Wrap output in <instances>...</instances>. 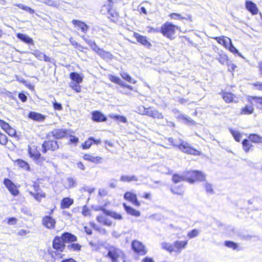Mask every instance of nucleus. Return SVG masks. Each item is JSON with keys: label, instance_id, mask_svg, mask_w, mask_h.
Here are the masks:
<instances>
[{"label": "nucleus", "instance_id": "c85d7f7f", "mask_svg": "<svg viewBox=\"0 0 262 262\" xmlns=\"http://www.w3.org/2000/svg\"><path fill=\"white\" fill-rule=\"evenodd\" d=\"M28 151L31 158H33L34 160L35 159L38 160L40 154L37 149L29 147Z\"/></svg>", "mask_w": 262, "mask_h": 262}, {"label": "nucleus", "instance_id": "2f4dec72", "mask_svg": "<svg viewBox=\"0 0 262 262\" xmlns=\"http://www.w3.org/2000/svg\"><path fill=\"white\" fill-rule=\"evenodd\" d=\"M228 37H225L224 36L216 37L215 38L216 41L220 44L224 46L226 48L228 47L229 40Z\"/></svg>", "mask_w": 262, "mask_h": 262}, {"label": "nucleus", "instance_id": "603ef678", "mask_svg": "<svg viewBox=\"0 0 262 262\" xmlns=\"http://www.w3.org/2000/svg\"><path fill=\"white\" fill-rule=\"evenodd\" d=\"M218 61L222 64H224L228 60V56L224 53L220 54L217 58Z\"/></svg>", "mask_w": 262, "mask_h": 262}, {"label": "nucleus", "instance_id": "f704fd0d", "mask_svg": "<svg viewBox=\"0 0 262 262\" xmlns=\"http://www.w3.org/2000/svg\"><path fill=\"white\" fill-rule=\"evenodd\" d=\"M248 138L253 143H261L262 142V137L256 134H250Z\"/></svg>", "mask_w": 262, "mask_h": 262}, {"label": "nucleus", "instance_id": "aec40b11", "mask_svg": "<svg viewBox=\"0 0 262 262\" xmlns=\"http://www.w3.org/2000/svg\"><path fill=\"white\" fill-rule=\"evenodd\" d=\"M92 119L97 122L105 121L106 118L100 112L95 111L92 113Z\"/></svg>", "mask_w": 262, "mask_h": 262}, {"label": "nucleus", "instance_id": "a19ab883", "mask_svg": "<svg viewBox=\"0 0 262 262\" xmlns=\"http://www.w3.org/2000/svg\"><path fill=\"white\" fill-rule=\"evenodd\" d=\"M66 185L67 188H70L75 187L76 185V183L73 178L69 177L67 179Z\"/></svg>", "mask_w": 262, "mask_h": 262}, {"label": "nucleus", "instance_id": "20e7f679", "mask_svg": "<svg viewBox=\"0 0 262 262\" xmlns=\"http://www.w3.org/2000/svg\"><path fill=\"white\" fill-rule=\"evenodd\" d=\"M258 98H262V97H250L248 98L249 103L245 105L244 107L241 109L240 114L248 115L252 114L254 111V107L253 106L254 103L259 104L257 100Z\"/></svg>", "mask_w": 262, "mask_h": 262}, {"label": "nucleus", "instance_id": "a878e982", "mask_svg": "<svg viewBox=\"0 0 262 262\" xmlns=\"http://www.w3.org/2000/svg\"><path fill=\"white\" fill-rule=\"evenodd\" d=\"M83 159L95 163H99L101 162L102 158L98 156L94 157L91 155L86 154L84 155Z\"/></svg>", "mask_w": 262, "mask_h": 262}, {"label": "nucleus", "instance_id": "7c9ffc66", "mask_svg": "<svg viewBox=\"0 0 262 262\" xmlns=\"http://www.w3.org/2000/svg\"><path fill=\"white\" fill-rule=\"evenodd\" d=\"M103 210L104 213L106 215L110 216L112 217H113L116 220H122V215L117 212L110 211L106 210L105 209H103Z\"/></svg>", "mask_w": 262, "mask_h": 262}, {"label": "nucleus", "instance_id": "bb28decb", "mask_svg": "<svg viewBox=\"0 0 262 262\" xmlns=\"http://www.w3.org/2000/svg\"><path fill=\"white\" fill-rule=\"evenodd\" d=\"M120 180L121 181L123 182H130L132 181H137L138 180V178L135 175H122L121 176Z\"/></svg>", "mask_w": 262, "mask_h": 262}, {"label": "nucleus", "instance_id": "5701e85b", "mask_svg": "<svg viewBox=\"0 0 262 262\" xmlns=\"http://www.w3.org/2000/svg\"><path fill=\"white\" fill-rule=\"evenodd\" d=\"M101 58L105 59H111L112 58L113 55L112 54L108 52H106L100 48H98L97 50L95 51Z\"/></svg>", "mask_w": 262, "mask_h": 262}, {"label": "nucleus", "instance_id": "58836bf2", "mask_svg": "<svg viewBox=\"0 0 262 262\" xmlns=\"http://www.w3.org/2000/svg\"><path fill=\"white\" fill-rule=\"evenodd\" d=\"M229 131L237 142L240 141L242 136L238 131L235 130L232 128H229Z\"/></svg>", "mask_w": 262, "mask_h": 262}, {"label": "nucleus", "instance_id": "412c9836", "mask_svg": "<svg viewBox=\"0 0 262 262\" xmlns=\"http://www.w3.org/2000/svg\"><path fill=\"white\" fill-rule=\"evenodd\" d=\"M96 220L99 223L102 224L107 226H111L112 222L110 219L103 215H99L97 217Z\"/></svg>", "mask_w": 262, "mask_h": 262}, {"label": "nucleus", "instance_id": "37998d69", "mask_svg": "<svg viewBox=\"0 0 262 262\" xmlns=\"http://www.w3.org/2000/svg\"><path fill=\"white\" fill-rule=\"evenodd\" d=\"M110 118H111L112 119H116L119 122H121L123 123H126L127 122L126 118L123 116L111 114V115H110Z\"/></svg>", "mask_w": 262, "mask_h": 262}, {"label": "nucleus", "instance_id": "f257e3e1", "mask_svg": "<svg viewBox=\"0 0 262 262\" xmlns=\"http://www.w3.org/2000/svg\"><path fill=\"white\" fill-rule=\"evenodd\" d=\"M168 141L171 143L173 146L178 147L179 150L183 152L193 155H198L199 154L198 150L192 148L187 142L181 139L174 141L173 138H169Z\"/></svg>", "mask_w": 262, "mask_h": 262}, {"label": "nucleus", "instance_id": "ea45409f", "mask_svg": "<svg viewBox=\"0 0 262 262\" xmlns=\"http://www.w3.org/2000/svg\"><path fill=\"white\" fill-rule=\"evenodd\" d=\"M81 246L77 243H72L67 246V248L72 251H78L80 250Z\"/></svg>", "mask_w": 262, "mask_h": 262}, {"label": "nucleus", "instance_id": "4c0bfd02", "mask_svg": "<svg viewBox=\"0 0 262 262\" xmlns=\"http://www.w3.org/2000/svg\"><path fill=\"white\" fill-rule=\"evenodd\" d=\"M169 16L171 18L173 19H187L189 18V16L187 15V16H182L181 14L177 13H172L169 15Z\"/></svg>", "mask_w": 262, "mask_h": 262}, {"label": "nucleus", "instance_id": "de8ad7c7", "mask_svg": "<svg viewBox=\"0 0 262 262\" xmlns=\"http://www.w3.org/2000/svg\"><path fill=\"white\" fill-rule=\"evenodd\" d=\"M137 112L141 115L147 116L148 108H146L144 106L141 105L137 107Z\"/></svg>", "mask_w": 262, "mask_h": 262}, {"label": "nucleus", "instance_id": "13d9d810", "mask_svg": "<svg viewBox=\"0 0 262 262\" xmlns=\"http://www.w3.org/2000/svg\"><path fill=\"white\" fill-rule=\"evenodd\" d=\"M82 214L85 216L91 215V210L86 205L83 207Z\"/></svg>", "mask_w": 262, "mask_h": 262}, {"label": "nucleus", "instance_id": "3c124183", "mask_svg": "<svg viewBox=\"0 0 262 262\" xmlns=\"http://www.w3.org/2000/svg\"><path fill=\"white\" fill-rule=\"evenodd\" d=\"M70 86L76 92H80L81 91V86L79 85V83L72 81L70 83Z\"/></svg>", "mask_w": 262, "mask_h": 262}, {"label": "nucleus", "instance_id": "7ed1b4c3", "mask_svg": "<svg viewBox=\"0 0 262 262\" xmlns=\"http://www.w3.org/2000/svg\"><path fill=\"white\" fill-rule=\"evenodd\" d=\"M178 26L172 25V24L166 22L161 27V33L163 35L167 38L172 39L174 38V35L176 33V29H179Z\"/></svg>", "mask_w": 262, "mask_h": 262}, {"label": "nucleus", "instance_id": "774afa93", "mask_svg": "<svg viewBox=\"0 0 262 262\" xmlns=\"http://www.w3.org/2000/svg\"><path fill=\"white\" fill-rule=\"evenodd\" d=\"M253 85L256 90L262 91V82H256L253 84Z\"/></svg>", "mask_w": 262, "mask_h": 262}, {"label": "nucleus", "instance_id": "39448f33", "mask_svg": "<svg viewBox=\"0 0 262 262\" xmlns=\"http://www.w3.org/2000/svg\"><path fill=\"white\" fill-rule=\"evenodd\" d=\"M107 256L111 259L112 262H117L119 258L123 256V253L119 248L111 247L108 249Z\"/></svg>", "mask_w": 262, "mask_h": 262}, {"label": "nucleus", "instance_id": "72a5a7b5", "mask_svg": "<svg viewBox=\"0 0 262 262\" xmlns=\"http://www.w3.org/2000/svg\"><path fill=\"white\" fill-rule=\"evenodd\" d=\"M170 190L173 194L183 195L184 193V190L182 187H171Z\"/></svg>", "mask_w": 262, "mask_h": 262}, {"label": "nucleus", "instance_id": "6ab92c4d", "mask_svg": "<svg viewBox=\"0 0 262 262\" xmlns=\"http://www.w3.org/2000/svg\"><path fill=\"white\" fill-rule=\"evenodd\" d=\"M123 205L125 211L128 214L136 217H139L140 215V211L136 210V209H134L133 208L130 206H127L125 203H124Z\"/></svg>", "mask_w": 262, "mask_h": 262}, {"label": "nucleus", "instance_id": "9d476101", "mask_svg": "<svg viewBox=\"0 0 262 262\" xmlns=\"http://www.w3.org/2000/svg\"><path fill=\"white\" fill-rule=\"evenodd\" d=\"M56 221L50 216L46 215L42 219V225L48 229L55 228Z\"/></svg>", "mask_w": 262, "mask_h": 262}, {"label": "nucleus", "instance_id": "473e14b6", "mask_svg": "<svg viewBox=\"0 0 262 262\" xmlns=\"http://www.w3.org/2000/svg\"><path fill=\"white\" fill-rule=\"evenodd\" d=\"M222 97L227 103H230L233 100V95L231 93L223 92Z\"/></svg>", "mask_w": 262, "mask_h": 262}, {"label": "nucleus", "instance_id": "e433bc0d", "mask_svg": "<svg viewBox=\"0 0 262 262\" xmlns=\"http://www.w3.org/2000/svg\"><path fill=\"white\" fill-rule=\"evenodd\" d=\"M82 39L91 47V48L95 51H96L98 47L97 46L95 42L91 39H87L84 36H81Z\"/></svg>", "mask_w": 262, "mask_h": 262}, {"label": "nucleus", "instance_id": "79ce46f5", "mask_svg": "<svg viewBox=\"0 0 262 262\" xmlns=\"http://www.w3.org/2000/svg\"><path fill=\"white\" fill-rule=\"evenodd\" d=\"M122 78L131 83H135L136 81L134 80L127 73L122 72L120 74Z\"/></svg>", "mask_w": 262, "mask_h": 262}, {"label": "nucleus", "instance_id": "f03ea898", "mask_svg": "<svg viewBox=\"0 0 262 262\" xmlns=\"http://www.w3.org/2000/svg\"><path fill=\"white\" fill-rule=\"evenodd\" d=\"M186 181L190 183H193L195 181H204L206 179V174L199 170H190L185 171Z\"/></svg>", "mask_w": 262, "mask_h": 262}, {"label": "nucleus", "instance_id": "b1692460", "mask_svg": "<svg viewBox=\"0 0 262 262\" xmlns=\"http://www.w3.org/2000/svg\"><path fill=\"white\" fill-rule=\"evenodd\" d=\"M17 37L20 40L23 41V42L28 43V44H33V40L32 38H30L28 35L22 34V33H18L17 34Z\"/></svg>", "mask_w": 262, "mask_h": 262}, {"label": "nucleus", "instance_id": "4be33fe9", "mask_svg": "<svg viewBox=\"0 0 262 262\" xmlns=\"http://www.w3.org/2000/svg\"><path fill=\"white\" fill-rule=\"evenodd\" d=\"M134 36L137 39V41L142 45L145 46L150 45V43L148 41L146 37L142 36L137 33H135Z\"/></svg>", "mask_w": 262, "mask_h": 262}, {"label": "nucleus", "instance_id": "0eeeda50", "mask_svg": "<svg viewBox=\"0 0 262 262\" xmlns=\"http://www.w3.org/2000/svg\"><path fill=\"white\" fill-rule=\"evenodd\" d=\"M64 243L61 236H56L53 241V248L59 252H62L65 248Z\"/></svg>", "mask_w": 262, "mask_h": 262}, {"label": "nucleus", "instance_id": "a211bd4d", "mask_svg": "<svg viewBox=\"0 0 262 262\" xmlns=\"http://www.w3.org/2000/svg\"><path fill=\"white\" fill-rule=\"evenodd\" d=\"M32 54L39 60H44L46 62L51 61L50 57L47 56L45 54L39 50L34 51Z\"/></svg>", "mask_w": 262, "mask_h": 262}, {"label": "nucleus", "instance_id": "6e6552de", "mask_svg": "<svg viewBox=\"0 0 262 262\" xmlns=\"http://www.w3.org/2000/svg\"><path fill=\"white\" fill-rule=\"evenodd\" d=\"M4 184L12 195L16 196L18 194V190L10 180L5 179L4 181Z\"/></svg>", "mask_w": 262, "mask_h": 262}, {"label": "nucleus", "instance_id": "cd10ccee", "mask_svg": "<svg viewBox=\"0 0 262 262\" xmlns=\"http://www.w3.org/2000/svg\"><path fill=\"white\" fill-rule=\"evenodd\" d=\"M70 78L73 81V82H76L78 83L82 82L83 78L80 75L76 72H72L70 74Z\"/></svg>", "mask_w": 262, "mask_h": 262}, {"label": "nucleus", "instance_id": "393cba45", "mask_svg": "<svg viewBox=\"0 0 262 262\" xmlns=\"http://www.w3.org/2000/svg\"><path fill=\"white\" fill-rule=\"evenodd\" d=\"M73 200L69 198H65L61 201V208L62 209L69 208L73 204Z\"/></svg>", "mask_w": 262, "mask_h": 262}, {"label": "nucleus", "instance_id": "4468645a", "mask_svg": "<svg viewBox=\"0 0 262 262\" xmlns=\"http://www.w3.org/2000/svg\"><path fill=\"white\" fill-rule=\"evenodd\" d=\"M147 116L151 117L155 119H161L164 118V116L162 114V113L159 112L156 109L149 107L148 108V112Z\"/></svg>", "mask_w": 262, "mask_h": 262}, {"label": "nucleus", "instance_id": "f3484780", "mask_svg": "<svg viewBox=\"0 0 262 262\" xmlns=\"http://www.w3.org/2000/svg\"><path fill=\"white\" fill-rule=\"evenodd\" d=\"M187 245V241H176L173 243V247L175 249L174 250L177 252H180L182 249H184L185 248L186 246Z\"/></svg>", "mask_w": 262, "mask_h": 262}, {"label": "nucleus", "instance_id": "c756f323", "mask_svg": "<svg viewBox=\"0 0 262 262\" xmlns=\"http://www.w3.org/2000/svg\"><path fill=\"white\" fill-rule=\"evenodd\" d=\"M29 117L36 121H42L45 117L40 114L34 112H31L29 115Z\"/></svg>", "mask_w": 262, "mask_h": 262}, {"label": "nucleus", "instance_id": "69168bd1", "mask_svg": "<svg viewBox=\"0 0 262 262\" xmlns=\"http://www.w3.org/2000/svg\"><path fill=\"white\" fill-rule=\"evenodd\" d=\"M6 132L11 136H14L16 134V130L11 127H10Z\"/></svg>", "mask_w": 262, "mask_h": 262}, {"label": "nucleus", "instance_id": "f8f14e48", "mask_svg": "<svg viewBox=\"0 0 262 262\" xmlns=\"http://www.w3.org/2000/svg\"><path fill=\"white\" fill-rule=\"evenodd\" d=\"M124 198L132 202L135 206H139L140 203L138 201L136 194L131 192H127L124 195Z\"/></svg>", "mask_w": 262, "mask_h": 262}, {"label": "nucleus", "instance_id": "ddd939ff", "mask_svg": "<svg viewBox=\"0 0 262 262\" xmlns=\"http://www.w3.org/2000/svg\"><path fill=\"white\" fill-rule=\"evenodd\" d=\"M73 24L77 30H80L84 33H86L89 29V27L83 22L77 20H73Z\"/></svg>", "mask_w": 262, "mask_h": 262}, {"label": "nucleus", "instance_id": "dca6fc26", "mask_svg": "<svg viewBox=\"0 0 262 262\" xmlns=\"http://www.w3.org/2000/svg\"><path fill=\"white\" fill-rule=\"evenodd\" d=\"M61 237L64 243H71L76 242L77 241V237L69 232H65L63 233Z\"/></svg>", "mask_w": 262, "mask_h": 262}, {"label": "nucleus", "instance_id": "c03bdc74", "mask_svg": "<svg viewBox=\"0 0 262 262\" xmlns=\"http://www.w3.org/2000/svg\"><path fill=\"white\" fill-rule=\"evenodd\" d=\"M243 149L246 152L249 151L250 147L252 146L250 144L249 141L247 139H244L242 142Z\"/></svg>", "mask_w": 262, "mask_h": 262}, {"label": "nucleus", "instance_id": "9b49d317", "mask_svg": "<svg viewBox=\"0 0 262 262\" xmlns=\"http://www.w3.org/2000/svg\"><path fill=\"white\" fill-rule=\"evenodd\" d=\"M132 246L133 250L141 255H144L146 253L144 246L138 241H134L132 242Z\"/></svg>", "mask_w": 262, "mask_h": 262}, {"label": "nucleus", "instance_id": "8fccbe9b", "mask_svg": "<svg viewBox=\"0 0 262 262\" xmlns=\"http://www.w3.org/2000/svg\"><path fill=\"white\" fill-rule=\"evenodd\" d=\"M200 234V231L198 229H193L187 233V236L189 238H192L198 236Z\"/></svg>", "mask_w": 262, "mask_h": 262}, {"label": "nucleus", "instance_id": "052dcab7", "mask_svg": "<svg viewBox=\"0 0 262 262\" xmlns=\"http://www.w3.org/2000/svg\"><path fill=\"white\" fill-rule=\"evenodd\" d=\"M108 78L112 82L115 83L117 84L120 82V79L116 76L109 75Z\"/></svg>", "mask_w": 262, "mask_h": 262}, {"label": "nucleus", "instance_id": "09e8293b", "mask_svg": "<svg viewBox=\"0 0 262 262\" xmlns=\"http://www.w3.org/2000/svg\"><path fill=\"white\" fill-rule=\"evenodd\" d=\"M205 188V190L206 191V192L207 193H210V194H213L214 193V191H213V189L212 188V184L208 183V182H206L204 184H203Z\"/></svg>", "mask_w": 262, "mask_h": 262}, {"label": "nucleus", "instance_id": "6e6d98bb", "mask_svg": "<svg viewBox=\"0 0 262 262\" xmlns=\"http://www.w3.org/2000/svg\"><path fill=\"white\" fill-rule=\"evenodd\" d=\"M162 247L170 252H171L173 251H174V248H173L174 247L173 246H172L171 245L169 244L168 243H163Z\"/></svg>", "mask_w": 262, "mask_h": 262}, {"label": "nucleus", "instance_id": "2eb2a0df", "mask_svg": "<svg viewBox=\"0 0 262 262\" xmlns=\"http://www.w3.org/2000/svg\"><path fill=\"white\" fill-rule=\"evenodd\" d=\"M246 8L253 15L257 14L258 13V9L256 4L251 1H247L246 2Z\"/></svg>", "mask_w": 262, "mask_h": 262}, {"label": "nucleus", "instance_id": "bf43d9fd", "mask_svg": "<svg viewBox=\"0 0 262 262\" xmlns=\"http://www.w3.org/2000/svg\"><path fill=\"white\" fill-rule=\"evenodd\" d=\"M0 125L5 132H6L11 127L8 123L2 120H0Z\"/></svg>", "mask_w": 262, "mask_h": 262}, {"label": "nucleus", "instance_id": "0e129e2a", "mask_svg": "<svg viewBox=\"0 0 262 262\" xmlns=\"http://www.w3.org/2000/svg\"><path fill=\"white\" fill-rule=\"evenodd\" d=\"M30 194L33 196L36 200H37L38 202L40 201L41 198L42 197H45V195L39 194V193H33L32 192H30Z\"/></svg>", "mask_w": 262, "mask_h": 262}, {"label": "nucleus", "instance_id": "49530a36", "mask_svg": "<svg viewBox=\"0 0 262 262\" xmlns=\"http://www.w3.org/2000/svg\"><path fill=\"white\" fill-rule=\"evenodd\" d=\"M17 164L20 167L23 168L27 170H30V168L29 164L25 161H23L22 160H18L17 161Z\"/></svg>", "mask_w": 262, "mask_h": 262}, {"label": "nucleus", "instance_id": "a18cd8bd", "mask_svg": "<svg viewBox=\"0 0 262 262\" xmlns=\"http://www.w3.org/2000/svg\"><path fill=\"white\" fill-rule=\"evenodd\" d=\"M229 40L228 49L231 52L233 53H237L238 55L241 56V54L238 52V50L233 46L231 40L230 38H228Z\"/></svg>", "mask_w": 262, "mask_h": 262}, {"label": "nucleus", "instance_id": "c9c22d12", "mask_svg": "<svg viewBox=\"0 0 262 262\" xmlns=\"http://www.w3.org/2000/svg\"><path fill=\"white\" fill-rule=\"evenodd\" d=\"M183 181H186L184 172L182 174L181 176L175 174L172 177V181L174 183H178Z\"/></svg>", "mask_w": 262, "mask_h": 262}, {"label": "nucleus", "instance_id": "680f3d73", "mask_svg": "<svg viewBox=\"0 0 262 262\" xmlns=\"http://www.w3.org/2000/svg\"><path fill=\"white\" fill-rule=\"evenodd\" d=\"M7 142L8 140L6 135L0 133V143L2 145H6Z\"/></svg>", "mask_w": 262, "mask_h": 262}, {"label": "nucleus", "instance_id": "1a4fd4ad", "mask_svg": "<svg viewBox=\"0 0 262 262\" xmlns=\"http://www.w3.org/2000/svg\"><path fill=\"white\" fill-rule=\"evenodd\" d=\"M68 130L63 129H55L48 134V137L53 136L55 139H60L67 135Z\"/></svg>", "mask_w": 262, "mask_h": 262}, {"label": "nucleus", "instance_id": "338daca9", "mask_svg": "<svg viewBox=\"0 0 262 262\" xmlns=\"http://www.w3.org/2000/svg\"><path fill=\"white\" fill-rule=\"evenodd\" d=\"M17 222V219L15 217H11L8 219V224L10 225H15Z\"/></svg>", "mask_w": 262, "mask_h": 262}, {"label": "nucleus", "instance_id": "5fc2aeb1", "mask_svg": "<svg viewBox=\"0 0 262 262\" xmlns=\"http://www.w3.org/2000/svg\"><path fill=\"white\" fill-rule=\"evenodd\" d=\"M92 140L93 138H90L87 141H86L83 144H82V147L83 149L89 148L92 144Z\"/></svg>", "mask_w": 262, "mask_h": 262}, {"label": "nucleus", "instance_id": "4d7b16f0", "mask_svg": "<svg viewBox=\"0 0 262 262\" xmlns=\"http://www.w3.org/2000/svg\"><path fill=\"white\" fill-rule=\"evenodd\" d=\"M225 245L234 250L237 247V245L235 243L231 241H226L225 242Z\"/></svg>", "mask_w": 262, "mask_h": 262}, {"label": "nucleus", "instance_id": "864d4df0", "mask_svg": "<svg viewBox=\"0 0 262 262\" xmlns=\"http://www.w3.org/2000/svg\"><path fill=\"white\" fill-rule=\"evenodd\" d=\"M40 2L45 3L50 6H56L57 2L54 0H38Z\"/></svg>", "mask_w": 262, "mask_h": 262}, {"label": "nucleus", "instance_id": "e2e57ef3", "mask_svg": "<svg viewBox=\"0 0 262 262\" xmlns=\"http://www.w3.org/2000/svg\"><path fill=\"white\" fill-rule=\"evenodd\" d=\"M181 116L182 119L186 121L187 124H194L195 122L191 118L184 115H182Z\"/></svg>", "mask_w": 262, "mask_h": 262}, {"label": "nucleus", "instance_id": "423d86ee", "mask_svg": "<svg viewBox=\"0 0 262 262\" xmlns=\"http://www.w3.org/2000/svg\"><path fill=\"white\" fill-rule=\"evenodd\" d=\"M42 152L46 153L48 150L54 151L59 148L57 141L54 140H48L43 142L42 144Z\"/></svg>", "mask_w": 262, "mask_h": 262}]
</instances>
